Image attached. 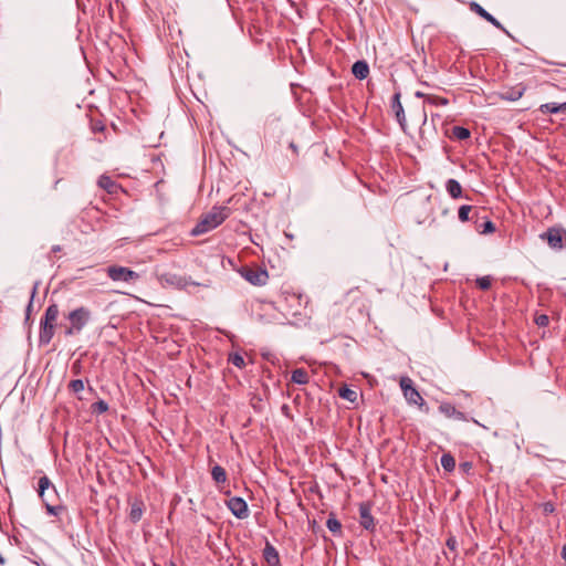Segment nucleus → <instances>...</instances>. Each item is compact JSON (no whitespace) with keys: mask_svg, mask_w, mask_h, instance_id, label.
I'll return each instance as SVG.
<instances>
[{"mask_svg":"<svg viewBox=\"0 0 566 566\" xmlns=\"http://www.w3.org/2000/svg\"><path fill=\"white\" fill-rule=\"evenodd\" d=\"M473 207L469 205H463L458 210V218L461 222H467L471 219L470 213L472 212Z\"/></svg>","mask_w":566,"mask_h":566,"instance_id":"bb28decb","label":"nucleus"},{"mask_svg":"<svg viewBox=\"0 0 566 566\" xmlns=\"http://www.w3.org/2000/svg\"><path fill=\"white\" fill-rule=\"evenodd\" d=\"M441 467L448 471L452 472L455 468V459L450 453H443L440 459Z\"/></svg>","mask_w":566,"mask_h":566,"instance_id":"5701e85b","label":"nucleus"},{"mask_svg":"<svg viewBox=\"0 0 566 566\" xmlns=\"http://www.w3.org/2000/svg\"><path fill=\"white\" fill-rule=\"evenodd\" d=\"M422 113H423V125H424V124L427 123V113H426V111H424V109H423V112H422Z\"/></svg>","mask_w":566,"mask_h":566,"instance_id":"de8ad7c7","label":"nucleus"},{"mask_svg":"<svg viewBox=\"0 0 566 566\" xmlns=\"http://www.w3.org/2000/svg\"><path fill=\"white\" fill-rule=\"evenodd\" d=\"M98 186L103 189H105L108 193H116L117 189L119 188L118 184L115 182L111 177L108 176H101L98 178Z\"/></svg>","mask_w":566,"mask_h":566,"instance_id":"a211bd4d","label":"nucleus"},{"mask_svg":"<svg viewBox=\"0 0 566 566\" xmlns=\"http://www.w3.org/2000/svg\"><path fill=\"white\" fill-rule=\"evenodd\" d=\"M446 190L452 199H459L462 197V187L455 179H448L446 182Z\"/></svg>","mask_w":566,"mask_h":566,"instance_id":"f3484780","label":"nucleus"},{"mask_svg":"<svg viewBox=\"0 0 566 566\" xmlns=\"http://www.w3.org/2000/svg\"><path fill=\"white\" fill-rule=\"evenodd\" d=\"M69 388L74 394H78L84 389V381L82 379H74L69 384Z\"/></svg>","mask_w":566,"mask_h":566,"instance_id":"473e14b6","label":"nucleus"},{"mask_svg":"<svg viewBox=\"0 0 566 566\" xmlns=\"http://www.w3.org/2000/svg\"><path fill=\"white\" fill-rule=\"evenodd\" d=\"M211 476L217 483H224L227 481V472L220 465H214L212 468Z\"/></svg>","mask_w":566,"mask_h":566,"instance_id":"b1692460","label":"nucleus"},{"mask_svg":"<svg viewBox=\"0 0 566 566\" xmlns=\"http://www.w3.org/2000/svg\"><path fill=\"white\" fill-rule=\"evenodd\" d=\"M289 147L293 150V153H294V154H296V155H297V153H298V148H297V146H296V144H295V143L291 142V143H290V145H289Z\"/></svg>","mask_w":566,"mask_h":566,"instance_id":"37998d69","label":"nucleus"},{"mask_svg":"<svg viewBox=\"0 0 566 566\" xmlns=\"http://www.w3.org/2000/svg\"><path fill=\"white\" fill-rule=\"evenodd\" d=\"M459 468H460V470H461L463 473L469 474V473H470V471L472 470V463H471V462L465 461V462L460 463V467H459Z\"/></svg>","mask_w":566,"mask_h":566,"instance_id":"58836bf2","label":"nucleus"},{"mask_svg":"<svg viewBox=\"0 0 566 566\" xmlns=\"http://www.w3.org/2000/svg\"><path fill=\"white\" fill-rule=\"evenodd\" d=\"M291 380L297 385H306L310 380L308 373L304 368H297L292 371Z\"/></svg>","mask_w":566,"mask_h":566,"instance_id":"412c9836","label":"nucleus"},{"mask_svg":"<svg viewBox=\"0 0 566 566\" xmlns=\"http://www.w3.org/2000/svg\"><path fill=\"white\" fill-rule=\"evenodd\" d=\"M104 125L101 123V122H97V123H94L92 125V129L94 133H97V132H103L104 130Z\"/></svg>","mask_w":566,"mask_h":566,"instance_id":"ea45409f","label":"nucleus"},{"mask_svg":"<svg viewBox=\"0 0 566 566\" xmlns=\"http://www.w3.org/2000/svg\"><path fill=\"white\" fill-rule=\"evenodd\" d=\"M338 395L343 399L348 400L350 402H355L357 400V391L346 386L339 388Z\"/></svg>","mask_w":566,"mask_h":566,"instance_id":"393cba45","label":"nucleus"},{"mask_svg":"<svg viewBox=\"0 0 566 566\" xmlns=\"http://www.w3.org/2000/svg\"><path fill=\"white\" fill-rule=\"evenodd\" d=\"M401 94L396 92L391 98V108L395 113L396 119L399 123L401 129L406 132L407 120L402 104L400 102Z\"/></svg>","mask_w":566,"mask_h":566,"instance_id":"9d476101","label":"nucleus"},{"mask_svg":"<svg viewBox=\"0 0 566 566\" xmlns=\"http://www.w3.org/2000/svg\"><path fill=\"white\" fill-rule=\"evenodd\" d=\"M427 103L434 106H446L449 104V101L446 97H440L436 95H428Z\"/></svg>","mask_w":566,"mask_h":566,"instance_id":"c85d7f7f","label":"nucleus"},{"mask_svg":"<svg viewBox=\"0 0 566 566\" xmlns=\"http://www.w3.org/2000/svg\"><path fill=\"white\" fill-rule=\"evenodd\" d=\"M92 410L95 413H104L108 410V403L101 399L92 405Z\"/></svg>","mask_w":566,"mask_h":566,"instance_id":"7c9ffc66","label":"nucleus"},{"mask_svg":"<svg viewBox=\"0 0 566 566\" xmlns=\"http://www.w3.org/2000/svg\"><path fill=\"white\" fill-rule=\"evenodd\" d=\"M447 546L450 551H453L455 552L457 551V546H458V542L455 539L454 536H450L448 539H447Z\"/></svg>","mask_w":566,"mask_h":566,"instance_id":"4c0bfd02","label":"nucleus"},{"mask_svg":"<svg viewBox=\"0 0 566 566\" xmlns=\"http://www.w3.org/2000/svg\"><path fill=\"white\" fill-rule=\"evenodd\" d=\"M356 293H359V287L350 289V290L348 291L347 295L349 296V295H354V294H356Z\"/></svg>","mask_w":566,"mask_h":566,"instance_id":"c03bdc74","label":"nucleus"},{"mask_svg":"<svg viewBox=\"0 0 566 566\" xmlns=\"http://www.w3.org/2000/svg\"><path fill=\"white\" fill-rule=\"evenodd\" d=\"M428 95H429V94H424V93H422V92H420V91H417V92L415 93V96H416V97H418V98H424L426 101H427V96H428Z\"/></svg>","mask_w":566,"mask_h":566,"instance_id":"79ce46f5","label":"nucleus"},{"mask_svg":"<svg viewBox=\"0 0 566 566\" xmlns=\"http://www.w3.org/2000/svg\"><path fill=\"white\" fill-rule=\"evenodd\" d=\"M354 76L358 80H365L369 75L368 63L364 60L356 61L352 66Z\"/></svg>","mask_w":566,"mask_h":566,"instance_id":"dca6fc26","label":"nucleus"},{"mask_svg":"<svg viewBox=\"0 0 566 566\" xmlns=\"http://www.w3.org/2000/svg\"><path fill=\"white\" fill-rule=\"evenodd\" d=\"M403 396L409 403L421 406L424 402L423 398L415 387L407 388Z\"/></svg>","mask_w":566,"mask_h":566,"instance_id":"aec40b11","label":"nucleus"},{"mask_svg":"<svg viewBox=\"0 0 566 566\" xmlns=\"http://www.w3.org/2000/svg\"><path fill=\"white\" fill-rule=\"evenodd\" d=\"M107 275L113 281H122V282H135L139 279V274L128 268L111 265L106 270Z\"/></svg>","mask_w":566,"mask_h":566,"instance_id":"0eeeda50","label":"nucleus"},{"mask_svg":"<svg viewBox=\"0 0 566 566\" xmlns=\"http://www.w3.org/2000/svg\"><path fill=\"white\" fill-rule=\"evenodd\" d=\"M229 216L230 208L214 206L209 212L201 216L190 234L192 237L205 234L219 227Z\"/></svg>","mask_w":566,"mask_h":566,"instance_id":"f03ea898","label":"nucleus"},{"mask_svg":"<svg viewBox=\"0 0 566 566\" xmlns=\"http://www.w3.org/2000/svg\"><path fill=\"white\" fill-rule=\"evenodd\" d=\"M35 292H36V286L33 289L32 291V295H31V300L28 304V307H27V318L29 317L30 313H31V307H32V301H33V297L35 295Z\"/></svg>","mask_w":566,"mask_h":566,"instance_id":"a19ab883","label":"nucleus"},{"mask_svg":"<svg viewBox=\"0 0 566 566\" xmlns=\"http://www.w3.org/2000/svg\"><path fill=\"white\" fill-rule=\"evenodd\" d=\"M144 513L143 502H134L130 507L129 518L133 523L140 521Z\"/></svg>","mask_w":566,"mask_h":566,"instance_id":"4be33fe9","label":"nucleus"},{"mask_svg":"<svg viewBox=\"0 0 566 566\" xmlns=\"http://www.w3.org/2000/svg\"><path fill=\"white\" fill-rule=\"evenodd\" d=\"M38 494L42 500L49 515L60 516L65 511L63 505L56 503L59 500V493L54 484L46 475H43L39 479Z\"/></svg>","mask_w":566,"mask_h":566,"instance_id":"f257e3e1","label":"nucleus"},{"mask_svg":"<svg viewBox=\"0 0 566 566\" xmlns=\"http://www.w3.org/2000/svg\"><path fill=\"white\" fill-rule=\"evenodd\" d=\"M59 314L60 310L57 304L53 303L46 307L40 323L39 339L41 344H49L52 340Z\"/></svg>","mask_w":566,"mask_h":566,"instance_id":"7ed1b4c3","label":"nucleus"},{"mask_svg":"<svg viewBox=\"0 0 566 566\" xmlns=\"http://www.w3.org/2000/svg\"><path fill=\"white\" fill-rule=\"evenodd\" d=\"M541 113L543 114H557L560 112H566V102L562 104L557 103H546L541 105L539 107Z\"/></svg>","mask_w":566,"mask_h":566,"instance_id":"6ab92c4d","label":"nucleus"},{"mask_svg":"<svg viewBox=\"0 0 566 566\" xmlns=\"http://www.w3.org/2000/svg\"><path fill=\"white\" fill-rule=\"evenodd\" d=\"M400 387H401V389H402V391L405 394L407 388H412L413 387L412 380L409 377H402L401 380H400Z\"/></svg>","mask_w":566,"mask_h":566,"instance_id":"e433bc0d","label":"nucleus"},{"mask_svg":"<svg viewBox=\"0 0 566 566\" xmlns=\"http://www.w3.org/2000/svg\"><path fill=\"white\" fill-rule=\"evenodd\" d=\"M229 361L238 368H243L245 366L244 358L239 353L230 354Z\"/></svg>","mask_w":566,"mask_h":566,"instance_id":"c756f323","label":"nucleus"},{"mask_svg":"<svg viewBox=\"0 0 566 566\" xmlns=\"http://www.w3.org/2000/svg\"><path fill=\"white\" fill-rule=\"evenodd\" d=\"M543 513L549 515L555 511V505L552 502H545L541 505Z\"/></svg>","mask_w":566,"mask_h":566,"instance_id":"c9c22d12","label":"nucleus"},{"mask_svg":"<svg viewBox=\"0 0 566 566\" xmlns=\"http://www.w3.org/2000/svg\"><path fill=\"white\" fill-rule=\"evenodd\" d=\"M539 238L548 243L554 250H560L566 242V230L563 228H549L547 231L539 234Z\"/></svg>","mask_w":566,"mask_h":566,"instance_id":"423d86ee","label":"nucleus"},{"mask_svg":"<svg viewBox=\"0 0 566 566\" xmlns=\"http://www.w3.org/2000/svg\"><path fill=\"white\" fill-rule=\"evenodd\" d=\"M158 280L163 286H174L177 289L186 287L189 284L186 277L175 273H163L159 275Z\"/></svg>","mask_w":566,"mask_h":566,"instance_id":"1a4fd4ad","label":"nucleus"},{"mask_svg":"<svg viewBox=\"0 0 566 566\" xmlns=\"http://www.w3.org/2000/svg\"><path fill=\"white\" fill-rule=\"evenodd\" d=\"M239 273L244 280L255 286L265 285L269 280L268 271L261 266H242L239 269Z\"/></svg>","mask_w":566,"mask_h":566,"instance_id":"39448f33","label":"nucleus"},{"mask_svg":"<svg viewBox=\"0 0 566 566\" xmlns=\"http://www.w3.org/2000/svg\"><path fill=\"white\" fill-rule=\"evenodd\" d=\"M492 280L490 276H482L476 279V285L481 290H489L491 286Z\"/></svg>","mask_w":566,"mask_h":566,"instance_id":"72a5a7b5","label":"nucleus"},{"mask_svg":"<svg viewBox=\"0 0 566 566\" xmlns=\"http://www.w3.org/2000/svg\"><path fill=\"white\" fill-rule=\"evenodd\" d=\"M61 251V247L60 245H53L52 247V252L56 253V252H60Z\"/></svg>","mask_w":566,"mask_h":566,"instance_id":"49530a36","label":"nucleus"},{"mask_svg":"<svg viewBox=\"0 0 566 566\" xmlns=\"http://www.w3.org/2000/svg\"><path fill=\"white\" fill-rule=\"evenodd\" d=\"M359 524L365 530H374L375 528V521L370 512V507L368 504H360L359 505Z\"/></svg>","mask_w":566,"mask_h":566,"instance_id":"f8f14e48","label":"nucleus"},{"mask_svg":"<svg viewBox=\"0 0 566 566\" xmlns=\"http://www.w3.org/2000/svg\"><path fill=\"white\" fill-rule=\"evenodd\" d=\"M562 558L566 562V544L562 547Z\"/></svg>","mask_w":566,"mask_h":566,"instance_id":"a18cd8bd","label":"nucleus"},{"mask_svg":"<svg viewBox=\"0 0 566 566\" xmlns=\"http://www.w3.org/2000/svg\"><path fill=\"white\" fill-rule=\"evenodd\" d=\"M439 410L448 418H453L460 421L468 420L467 416L462 411L458 410L453 405L449 402L441 403L439 406Z\"/></svg>","mask_w":566,"mask_h":566,"instance_id":"ddd939ff","label":"nucleus"},{"mask_svg":"<svg viewBox=\"0 0 566 566\" xmlns=\"http://www.w3.org/2000/svg\"><path fill=\"white\" fill-rule=\"evenodd\" d=\"M92 313L88 308L81 306L69 313L67 319L70 326L66 327L65 334L67 336L78 334L84 326L90 322Z\"/></svg>","mask_w":566,"mask_h":566,"instance_id":"20e7f679","label":"nucleus"},{"mask_svg":"<svg viewBox=\"0 0 566 566\" xmlns=\"http://www.w3.org/2000/svg\"><path fill=\"white\" fill-rule=\"evenodd\" d=\"M535 323H536V325H537V326H539V327H545V326H547V325H548V323H549V318H548V316H547V315H545V314H539V315H537V316L535 317Z\"/></svg>","mask_w":566,"mask_h":566,"instance_id":"f704fd0d","label":"nucleus"},{"mask_svg":"<svg viewBox=\"0 0 566 566\" xmlns=\"http://www.w3.org/2000/svg\"><path fill=\"white\" fill-rule=\"evenodd\" d=\"M227 506L231 511V513L240 520L247 518L249 516L248 504L242 497H230L227 501Z\"/></svg>","mask_w":566,"mask_h":566,"instance_id":"6e6552de","label":"nucleus"},{"mask_svg":"<svg viewBox=\"0 0 566 566\" xmlns=\"http://www.w3.org/2000/svg\"><path fill=\"white\" fill-rule=\"evenodd\" d=\"M471 133L468 128L463 126H453L452 127V137L458 140H464L470 137Z\"/></svg>","mask_w":566,"mask_h":566,"instance_id":"a878e982","label":"nucleus"},{"mask_svg":"<svg viewBox=\"0 0 566 566\" xmlns=\"http://www.w3.org/2000/svg\"><path fill=\"white\" fill-rule=\"evenodd\" d=\"M326 526L334 534L340 533L342 524L336 517H334V515H329L326 521Z\"/></svg>","mask_w":566,"mask_h":566,"instance_id":"cd10ccee","label":"nucleus"},{"mask_svg":"<svg viewBox=\"0 0 566 566\" xmlns=\"http://www.w3.org/2000/svg\"><path fill=\"white\" fill-rule=\"evenodd\" d=\"M525 92V86L523 84H517L513 87H510L501 93V97L506 101L515 102L520 99Z\"/></svg>","mask_w":566,"mask_h":566,"instance_id":"4468645a","label":"nucleus"},{"mask_svg":"<svg viewBox=\"0 0 566 566\" xmlns=\"http://www.w3.org/2000/svg\"><path fill=\"white\" fill-rule=\"evenodd\" d=\"M263 557L271 566H276L280 563V556L276 548L269 542H266L263 549Z\"/></svg>","mask_w":566,"mask_h":566,"instance_id":"2eb2a0df","label":"nucleus"},{"mask_svg":"<svg viewBox=\"0 0 566 566\" xmlns=\"http://www.w3.org/2000/svg\"><path fill=\"white\" fill-rule=\"evenodd\" d=\"M480 233H493L495 231V226L491 220H486L481 227L478 228Z\"/></svg>","mask_w":566,"mask_h":566,"instance_id":"2f4dec72","label":"nucleus"},{"mask_svg":"<svg viewBox=\"0 0 566 566\" xmlns=\"http://www.w3.org/2000/svg\"><path fill=\"white\" fill-rule=\"evenodd\" d=\"M470 9L473 12H475L476 14H479L481 18H483L484 20H486L488 22L493 24L495 28H497V29L502 30L503 32H505L506 34H509V32L503 27V24L497 19H495L491 13H489L483 7H481L479 3L471 2Z\"/></svg>","mask_w":566,"mask_h":566,"instance_id":"9b49d317","label":"nucleus"}]
</instances>
